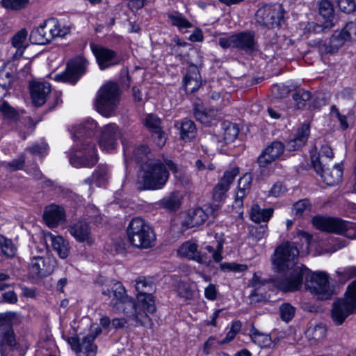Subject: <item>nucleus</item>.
Listing matches in <instances>:
<instances>
[{"label":"nucleus","instance_id":"obj_1","mask_svg":"<svg viewBox=\"0 0 356 356\" xmlns=\"http://www.w3.org/2000/svg\"><path fill=\"white\" fill-rule=\"evenodd\" d=\"M305 279V286L317 299L325 300L331 298L333 291L330 287L328 275L323 272L312 273L305 266H295L289 275L277 277L273 280V284L284 291L299 290Z\"/></svg>","mask_w":356,"mask_h":356},{"label":"nucleus","instance_id":"obj_2","mask_svg":"<svg viewBox=\"0 0 356 356\" xmlns=\"http://www.w3.org/2000/svg\"><path fill=\"white\" fill-rule=\"evenodd\" d=\"M97 127V122L87 120L80 124L74 131L76 149L70 156V162L75 168H92L98 161L97 149L90 138L95 134Z\"/></svg>","mask_w":356,"mask_h":356},{"label":"nucleus","instance_id":"obj_3","mask_svg":"<svg viewBox=\"0 0 356 356\" xmlns=\"http://www.w3.org/2000/svg\"><path fill=\"white\" fill-rule=\"evenodd\" d=\"M166 167L174 174L178 172L177 164L168 157L163 158V160H147L142 167L144 188L149 190L162 188L169 178Z\"/></svg>","mask_w":356,"mask_h":356},{"label":"nucleus","instance_id":"obj_4","mask_svg":"<svg viewBox=\"0 0 356 356\" xmlns=\"http://www.w3.org/2000/svg\"><path fill=\"white\" fill-rule=\"evenodd\" d=\"M129 242L140 249H147L154 246L156 236L150 225L141 218H134L127 227Z\"/></svg>","mask_w":356,"mask_h":356},{"label":"nucleus","instance_id":"obj_5","mask_svg":"<svg viewBox=\"0 0 356 356\" xmlns=\"http://www.w3.org/2000/svg\"><path fill=\"white\" fill-rule=\"evenodd\" d=\"M120 89L118 83L107 82L98 90L95 99V107L98 113L104 117L113 115L120 102Z\"/></svg>","mask_w":356,"mask_h":356},{"label":"nucleus","instance_id":"obj_6","mask_svg":"<svg viewBox=\"0 0 356 356\" xmlns=\"http://www.w3.org/2000/svg\"><path fill=\"white\" fill-rule=\"evenodd\" d=\"M356 311V280L347 288L343 298L338 299L332 305L331 317L336 325H341L346 318Z\"/></svg>","mask_w":356,"mask_h":356},{"label":"nucleus","instance_id":"obj_7","mask_svg":"<svg viewBox=\"0 0 356 356\" xmlns=\"http://www.w3.org/2000/svg\"><path fill=\"white\" fill-rule=\"evenodd\" d=\"M197 247V244L195 243L188 241L180 246L178 250V254L181 257L194 260L205 265H209L211 264V258L216 262H220L222 259L221 254L222 250V244L218 243L216 250L211 245L206 246L205 250L211 254V257L207 256L206 253L199 252Z\"/></svg>","mask_w":356,"mask_h":356},{"label":"nucleus","instance_id":"obj_8","mask_svg":"<svg viewBox=\"0 0 356 356\" xmlns=\"http://www.w3.org/2000/svg\"><path fill=\"white\" fill-rule=\"evenodd\" d=\"M312 222L316 228L321 231L344 234L351 239L356 238V223L324 216L314 217Z\"/></svg>","mask_w":356,"mask_h":356},{"label":"nucleus","instance_id":"obj_9","mask_svg":"<svg viewBox=\"0 0 356 356\" xmlns=\"http://www.w3.org/2000/svg\"><path fill=\"white\" fill-rule=\"evenodd\" d=\"M70 29L67 27L60 28L56 19H49L38 27L33 29L30 34V40L36 44H45L50 42L55 37H63Z\"/></svg>","mask_w":356,"mask_h":356},{"label":"nucleus","instance_id":"obj_10","mask_svg":"<svg viewBox=\"0 0 356 356\" xmlns=\"http://www.w3.org/2000/svg\"><path fill=\"white\" fill-rule=\"evenodd\" d=\"M219 45L223 49L236 48L245 53H252L256 50L257 42L254 31H244L227 38H219Z\"/></svg>","mask_w":356,"mask_h":356},{"label":"nucleus","instance_id":"obj_11","mask_svg":"<svg viewBox=\"0 0 356 356\" xmlns=\"http://www.w3.org/2000/svg\"><path fill=\"white\" fill-rule=\"evenodd\" d=\"M299 255L298 248L293 243L286 242L279 245L272 257L274 268L277 271H285L293 266Z\"/></svg>","mask_w":356,"mask_h":356},{"label":"nucleus","instance_id":"obj_12","mask_svg":"<svg viewBox=\"0 0 356 356\" xmlns=\"http://www.w3.org/2000/svg\"><path fill=\"white\" fill-rule=\"evenodd\" d=\"M283 17L284 9L279 3L264 5L255 14L256 22L266 27L278 26Z\"/></svg>","mask_w":356,"mask_h":356},{"label":"nucleus","instance_id":"obj_13","mask_svg":"<svg viewBox=\"0 0 356 356\" xmlns=\"http://www.w3.org/2000/svg\"><path fill=\"white\" fill-rule=\"evenodd\" d=\"M135 288L138 292L137 299L141 302L143 308L149 314L154 313L156 311L154 299L152 296L156 290L154 283L145 277H138L136 280Z\"/></svg>","mask_w":356,"mask_h":356},{"label":"nucleus","instance_id":"obj_14","mask_svg":"<svg viewBox=\"0 0 356 356\" xmlns=\"http://www.w3.org/2000/svg\"><path fill=\"white\" fill-rule=\"evenodd\" d=\"M90 47L100 70L119 64L120 58L114 50L95 44H91Z\"/></svg>","mask_w":356,"mask_h":356},{"label":"nucleus","instance_id":"obj_15","mask_svg":"<svg viewBox=\"0 0 356 356\" xmlns=\"http://www.w3.org/2000/svg\"><path fill=\"white\" fill-rule=\"evenodd\" d=\"M86 63L82 58H78L70 62L66 70L63 72L56 74L55 79L58 81L75 84L80 76L83 74Z\"/></svg>","mask_w":356,"mask_h":356},{"label":"nucleus","instance_id":"obj_16","mask_svg":"<svg viewBox=\"0 0 356 356\" xmlns=\"http://www.w3.org/2000/svg\"><path fill=\"white\" fill-rule=\"evenodd\" d=\"M56 263V260L49 254L33 257L29 264V270L34 276L46 277L54 272Z\"/></svg>","mask_w":356,"mask_h":356},{"label":"nucleus","instance_id":"obj_17","mask_svg":"<svg viewBox=\"0 0 356 356\" xmlns=\"http://www.w3.org/2000/svg\"><path fill=\"white\" fill-rule=\"evenodd\" d=\"M70 235L79 243L92 245L95 243V237L92 234L90 225L84 220H79L71 223L67 227Z\"/></svg>","mask_w":356,"mask_h":356},{"label":"nucleus","instance_id":"obj_18","mask_svg":"<svg viewBox=\"0 0 356 356\" xmlns=\"http://www.w3.org/2000/svg\"><path fill=\"white\" fill-rule=\"evenodd\" d=\"M238 173L239 170L236 167L232 168L224 172L213 190V198L215 201L220 202L225 198L227 192Z\"/></svg>","mask_w":356,"mask_h":356},{"label":"nucleus","instance_id":"obj_19","mask_svg":"<svg viewBox=\"0 0 356 356\" xmlns=\"http://www.w3.org/2000/svg\"><path fill=\"white\" fill-rule=\"evenodd\" d=\"M284 145L280 141L270 143L257 159L259 167L265 168L277 160L284 153Z\"/></svg>","mask_w":356,"mask_h":356},{"label":"nucleus","instance_id":"obj_20","mask_svg":"<svg viewBox=\"0 0 356 356\" xmlns=\"http://www.w3.org/2000/svg\"><path fill=\"white\" fill-rule=\"evenodd\" d=\"M120 136L119 129L115 124L106 125L99 140V147L103 150L111 152L115 149Z\"/></svg>","mask_w":356,"mask_h":356},{"label":"nucleus","instance_id":"obj_21","mask_svg":"<svg viewBox=\"0 0 356 356\" xmlns=\"http://www.w3.org/2000/svg\"><path fill=\"white\" fill-rule=\"evenodd\" d=\"M33 103L40 106L47 101L51 90V85L47 82L33 81L29 86Z\"/></svg>","mask_w":356,"mask_h":356},{"label":"nucleus","instance_id":"obj_22","mask_svg":"<svg viewBox=\"0 0 356 356\" xmlns=\"http://www.w3.org/2000/svg\"><path fill=\"white\" fill-rule=\"evenodd\" d=\"M43 220L49 227H56L65 220V210L56 204L47 206L43 213Z\"/></svg>","mask_w":356,"mask_h":356},{"label":"nucleus","instance_id":"obj_23","mask_svg":"<svg viewBox=\"0 0 356 356\" xmlns=\"http://www.w3.org/2000/svg\"><path fill=\"white\" fill-rule=\"evenodd\" d=\"M183 82L185 90L188 93H193L199 89L202 85V78L196 65H190L188 67Z\"/></svg>","mask_w":356,"mask_h":356},{"label":"nucleus","instance_id":"obj_24","mask_svg":"<svg viewBox=\"0 0 356 356\" xmlns=\"http://www.w3.org/2000/svg\"><path fill=\"white\" fill-rule=\"evenodd\" d=\"M110 305L113 309L122 312L127 316H132L134 318V315L138 314L134 300L126 296V293L120 300H111Z\"/></svg>","mask_w":356,"mask_h":356},{"label":"nucleus","instance_id":"obj_25","mask_svg":"<svg viewBox=\"0 0 356 356\" xmlns=\"http://www.w3.org/2000/svg\"><path fill=\"white\" fill-rule=\"evenodd\" d=\"M317 173L321 175L327 185L334 186L342 179L343 168L340 164L335 165L331 169L325 168V166L322 165V171Z\"/></svg>","mask_w":356,"mask_h":356},{"label":"nucleus","instance_id":"obj_26","mask_svg":"<svg viewBox=\"0 0 356 356\" xmlns=\"http://www.w3.org/2000/svg\"><path fill=\"white\" fill-rule=\"evenodd\" d=\"M334 154L332 148L324 145L321 147L318 154H313L311 155V161L312 165L316 172L322 171V165L325 166L327 161H331Z\"/></svg>","mask_w":356,"mask_h":356},{"label":"nucleus","instance_id":"obj_27","mask_svg":"<svg viewBox=\"0 0 356 356\" xmlns=\"http://www.w3.org/2000/svg\"><path fill=\"white\" fill-rule=\"evenodd\" d=\"M102 293L113 297L111 300H120L125 293V289L122 284L115 280H106L102 284Z\"/></svg>","mask_w":356,"mask_h":356},{"label":"nucleus","instance_id":"obj_28","mask_svg":"<svg viewBox=\"0 0 356 356\" xmlns=\"http://www.w3.org/2000/svg\"><path fill=\"white\" fill-rule=\"evenodd\" d=\"M182 202V195L179 192L175 191L170 195L158 201L156 205L159 208L165 209L168 212H175L179 209Z\"/></svg>","mask_w":356,"mask_h":356},{"label":"nucleus","instance_id":"obj_29","mask_svg":"<svg viewBox=\"0 0 356 356\" xmlns=\"http://www.w3.org/2000/svg\"><path fill=\"white\" fill-rule=\"evenodd\" d=\"M208 218V214L202 208H196L190 210L182 224L187 228L202 225Z\"/></svg>","mask_w":356,"mask_h":356},{"label":"nucleus","instance_id":"obj_30","mask_svg":"<svg viewBox=\"0 0 356 356\" xmlns=\"http://www.w3.org/2000/svg\"><path fill=\"white\" fill-rule=\"evenodd\" d=\"M10 319L0 329V350L1 354L7 347H14L17 344L15 334L10 324Z\"/></svg>","mask_w":356,"mask_h":356},{"label":"nucleus","instance_id":"obj_31","mask_svg":"<svg viewBox=\"0 0 356 356\" xmlns=\"http://www.w3.org/2000/svg\"><path fill=\"white\" fill-rule=\"evenodd\" d=\"M309 133V124L306 123L302 124L298 129L294 138L288 143V149L289 151H294L303 146L307 141Z\"/></svg>","mask_w":356,"mask_h":356},{"label":"nucleus","instance_id":"obj_32","mask_svg":"<svg viewBox=\"0 0 356 356\" xmlns=\"http://www.w3.org/2000/svg\"><path fill=\"white\" fill-rule=\"evenodd\" d=\"M122 144L124 155L137 161L142 160L149 152V149L147 145H140L134 148L131 145L128 144V141L124 138L122 139Z\"/></svg>","mask_w":356,"mask_h":356},{"label":"nucleus","instance_id":"obj_33","mask_svg":"<svg viewBox=\"0 0 356 356\" xmlns=\"http://www.w3.org/2000/svg\"><path fill=\"white\" fill-rule=\"evenodd\" d=\"M318 12L325 20L323 26L325 29L331 28L334 18V10L332 2L329 0H322L318 4Z\"/></svg>","mask_w":356,"mask_h":356},{"label":"nucleus","instance_id":"obj_34","mask_svg":"<svg viewBox=\"0 0 356 356\" xmlns=\"http://www.w3.org/2000/svg\"><path fill=\"white\" fill-rule=\"evenodd\" d=\"M179 134L180 138L185 142L194 139L197 134V128L193 121L188 119H184L180 122Z\"/></svg>","mask_w":356,"mask_h":356},{"label":"nucleus","instance_id":"obj_35","mask_svg":"<svg viewBox=\"0 0 356 356\" xmlns=\"http://www.w3.org/2000/svg\"><path fill=\"white\" fill-rule=\"evenodd\" d=\"M195 119L202 124H209L218 116V111L215 108H203L197 106L194 108Z\"/></svg>","mask_w":356,"mask_h":356},{"label":"nucleus","instance_id":"obj_36","mask_svg":"<svg viewBox=\"0 0 356 356\" xmlns=\"http://www.w3.org/2000/svg\"><path fill=\"white\" fill-rule=\"evenodd\" d=\"M51 242L53 249L57 252L61 259L68 257L70 252L69 242L61 236H51Z\"/></svg>","mask_w":356,"mask_h":356},{"label":"nucleus","instance_id":"obj_37","mask_svg":"<svg viewBox=\"0 0 356 356\" xmlns=\"http://www.w3.org/2000/svg\"><path fill=\"white\" fill-rule=\"evenodd\" d=\"M273 209L272 208L261 209L258 204H254L251 208L250 213V219L257 223L268 222L272 217Z\"/></svg>","mask_w":356,"mask_h":356},{"label":"nucleus","instance_id":"obj_38","mask_svg":"<svg viewBox=\"0 0 356 356\" xmlns=\"http://www.w3.org/2000/svg\"><path fill=\"white\" fill-rule=\"evenodd\" d=\"M108 179V169L107 166L104 165H98L97 170L92 175L91 177L85 179V183L91 184L92 182H95L97 186H104Z\"/></svg>","mask_w":356,"mask_h":356},{"label":"nucleus","instance_id":"obj_39","mask_svg":"<svg viewBox=\"0 0 356 356\" xmlns=\"http://www.w3.org/2000/svg\"><path fill=\"white\" fill-rule=\"evenodd\" d=\"M312 210V204L308 199H302L296 202L293 207V211L298 218L308 216Z\"/></svg>","mask_w":356,"mask_h":356},{"label":"nucleus","instance_id":"obj_40","mask_svg":"<svg viewBox=\"0 0 356 356\" xmlns=\"http://www.w3.org/2000/svg\"><path fill=\"white\" fill-rule=\"evenodd\" d=\"M27 35L28 32L26 29H22L16 33L12 38V44L17 49V53L19 51V56H22L24 49L26 48L25 42L26 41Z\"/></svg>","mask_w":356,"mask_h":356},{"label":"nucleus","instance_id":"obj_41","mask_svg":"<svg viewBox=\"0 0 356 356\" xmlns=\"http://www.w3.org/2000/svg\"><path fill=\"white\" fill-rule=\"evenodd\" d=\"M347 40L342 31L340 33H335L330 38L329 46L326 48V51L331 53L337 51Z\"/></svg>","mask_w":356,"mask_h":356},{"label":"nucleus","instance_id":"obj_42","mask_svg":"<svg viewBox=\"0 0 356 356\" xmlns=\"http://www.w3.org/2000/svg\"><path fill=\"white\" fill-rule=\"evenodd\" d=\"M306 334L309 340L320 341L325 337L326 329L322 325L310 326L307 329Z\"/></svg>","mask_w":356,"mask_h":356},{"label":"nucleus","instance_id":"obj_43","mask_svg":"<svg viewBox=\"0 0 356 356\" xmlns=\"http://www.w3.org/2000/svg\"><path fill=\"white\" fill-rule=\"evenodd\" d=\"M312 98V94L309 91L304 90H298L293 94V99L296 102V106L298 109L303 108L306 102Z\"/></svg>","mask_w":356,"mask_h":356},{"label":"nucleus","instance_id":"obj_44","mask_svg":"<svg viewBox=\"0 0 356 356\" xmlns=\"http://www.w3.org/2000/svg\"><path fill=\"white\" fill-rule=\"evenodd\" d=\"M95 336L87 334L82 339L81 348L85 350L86 356H95L97 346L94 344Z\"/></svg>","mask_w":356,"mask_h":356},{"label":"nucleus","instance_id":"obj_45","mask_svg":"<svg viewBox=\"0 0 356 356\" xmlns=\"http://www.w3.org/2000/svg\"><path fill=\"white\" fill-rule=\"evenodd\" d=\"M0 247L2 253L7 257H13L16 254V248L10 239L0 234Z\"/></svg>","mask_w":356,"mask_h":356},{"label":"nucleus","instance_id":"obj_46","mask_svg":"<svg viewBox=\"0 0 356 356\" xmlns=\"http://www.w3.org/2000/svg\"><path fill=\"white\" fill-rule=\"evenodd\" d=\"M250 337L252 341L260 347H266L270 343V338L268 334L261 333L254 328L250 330Z\"/></svg>","mask_w":356,"mask_h":356},{"label":"nucleus","instance_id":"obj_47","mask_svg":"<svg viewBox=\"0 0 356 356\" xmlns=\"http://www.w3.org/2000/svg\"><path fill=\"white\" fill-rule=\"evenodd\" d=\"M168 18L172 25L177 26L179 30L193 26L192 24L180 14H169Z\"/></svg>","mask_w":356,"mask_h":356},{"label":"nucleus","instance_id":"obj_48","mask_svg":"<svg viewBox=\"0 0 356 356\" xmlns=\"http://www.w3.org/2000/svg\"><path fill=\"white\" fill-rule=\"evenodd\" d=\"M341 282H346L348 280L356 277V268L355 267H346L339 268L337 272Z\"/></svg>","mask_w":356,"mask_h":356},{"label":"nucleus","instance_id":"obj_49","mask_svg":"<svg viewBox=\"0 0 356 356\" xmlns=\"http://www.w3.org/2000/svg\"><path fill=\"white\" fill-rule=\"evenodd\" d=\"M239 129L236 124H229L225 129L224 139L225 143H229L233 142L238 136Z\"/></svg>","mask_w":356,"mask_h":356},{"label":"nucleus","instance_id":"obj_50","mask_svg":"<svg viewBox=\"0 0 356 356\" xmlns=\"http://www.w3.org/2000/svg\"><path fill=\"white\" fill-rule=\"evenodd\" d=\"M268 283V280L261 277V273L260 272H256L254 273L252 279L249 281L248 286L255 289L256 290L262 289V287L265 286Z\"/></svg>","mask_w":356,"mask_h":356},{"label":"nucleus","instance_id":"obj_51","mask_svg":"<svg viewBox=\"0 0 356 356\" xmlns=\"http://www.w3.org/2000/svg\"><path fill=\"white\" fill-rule=\"evenodd\" d=\"M267 230L268 226L266 225L256 227L250 231L249 238L253 242H258L264 237Z\"/></svg>","mask_w":356,"mask_h":356},{"label":"nucleus","instance_id":"obj_52","mask_svg":"<svg viewBox=\"0 0 356 356\" xmlns=\"http://www.w3.org/2000/svg\"><path fill=\"white\" fill-rule=\"evenodd\" d=\"M280 316L282 321L289 322L295 314V308L289 303H284L280 307Z\"/></svg>","mask_w":356,"mask_h":356},{"label":"nucleus","instance_id":"obj_53","mask_svg":"<svg viewBox=\"0 0 356 356\" xmlns=\"http://www.w3.org/2000/svg\"><path fill=\"white\" fill-rule=\"evenodd\" d=\"M0 112L8 120H15L17 119V112L6 102L0 105Z\"/></svg>","mask_w":356,"mask_h":356},{"label":"nucleus","instance_id":"obj_54","mask_svg":"<svg viewBox=\"0 0 356 356\" xmlns=\"http://www.w3.org/2000/svg\"><path fill=\"white\" fill-rule=\"evenodd\" d=\"M29 0H2V6L12 10H21L28 3Z\"/></svg>","mask_w":356,"mask_h":356},{"label":"nucleus","instance_id":"obj_55","mask_svg":"<svg viewBox=\"0 0 356 356\" xmlns=\"http://www.w3.org/2000/svg\"><path fill=\"white\" fill-rule=\"evenodd\" d=\"M161 120L153 114L147 115L145 120V126L149 128L152 132L155 131V129L161 128Z\"/></svg>","mask_w":356,"mask_h":356},{"label":"nucleus","instance_id":"obj_56","mask_svg":"<svg viewBox=\"0 0 356 356\" xmlns=\"http://www.w3.org/2000/svg\"><path fill=\"white\" fill-rule=\"evenodd\" d=\"M338 6L340 10L346 13H350L356 8L355 0H339Z\"/></svg>","mask_w":356,"mask_h":356},{"label":"nucleus","instance_id":"obj_57","mask_svg":"<svg viewBox=\"0 0 356 356\" xmlns=\"http://www.w3.org/2000/svg\"><path fill=\"white\" fill-rule=\"evenodd\" d=\"M252 181V176L250 173H245L241 177L238 182V188L249 192Z\"/></svg>","mask_w":356,"mask_h":356},{"label":"nucleus","instance_id":"obj_58","mask_svg":"<svg viewBox=\"0 0 356 356\" xmlns=\"http://www.w3.org/2000/svg\"><path fill=\"white\" fill-rule=\"evenodd\" d=\"M13 78L10 72H0V87L3 90H8L12 84Z\"/></svg>","mask_w":356,"mask_h":356},{"label":"nucleus","instance_id":"obj_59","mask_svg":"<svg viewBox=\"0 0 356 356\" xmlns=\"http://www.w3.org/2000/svg\"><path fill=\"white\" fill-rule=\"evenodd\" d=\"M344 33L345 38L348 40L356 38V24L350 22L346 24V26L342 29Z\"/></svg>","mask_w":356,"mask_h":356},{"label":"nucleus","instance_id":"obj_60","mask_svg":"<svg viewBox=\"0 0 356 356\" xmlns=\"http://www.w3.org/2000/svg\"><path fill=\"white\" fill-rule=\"evenodd\" d=\"M177 294L185 300H191L193 297V291L185 284L180 285L177 289Z\"/></svg>","mask_w":356,"mask_h":356},{"label":"nucleus","instance_id":"obj_61","mask_svg":"<svg viewBox=\"0 0 356 356\" xmlns=\"http://www.w3.org/2000/svg\"><path fill=\"white\" fill-rule=\"evenodd\" d=\"M221 268L233 272H243L248 269L247 265L236 263H224L221 264Z\"/></svg>","mask_w":356,"mask_h":356},{"label":"nucleus","instance_id":"obj_62","mask_svg":"<svg viewBox=\"0 0 356 356\" xmlns=\"http://www.w3.org/2000/svg\"><path fill=\"white\" fill-rule=\"evenodd\" d=\"M25 158L24 155L19 156L17 159L6 164V167L10 168L11 170H21L24 165Z\"/></svg>","mask_w":356,"mask_h":356},{"label":"nucleus","instance_id":"obj_63","mask_svg":"<svg viewBox=\"0 0 356 356\" xmlns=\"http://www.w3.org/2000/svg\"><path fill=\"white\" fill-rule=\"evenodd\" d=\"M263 291L264 290L262 289L256 290L255 289H253L248 296L250 303H257L265 300L266 296Z\"/></svg>","mask_w":356,"mask_h":356},{"label":"nucleus","instance_id":"obj_64","mask_svg":"<svg viewBox=\"0 0 356 356\" xmlns=\"http://www.w3.org/2000/svg\"><path fill=\"white\" fill-rule=\"evenodd\" d=\"M136 321L139 322L140 325L147 328H150L152 326V319L149 317V316L145 313L144 315L142 314H136L134 315V318Z\"/></svg>","mask_w":356,"mask_h":356}]
</instances>
